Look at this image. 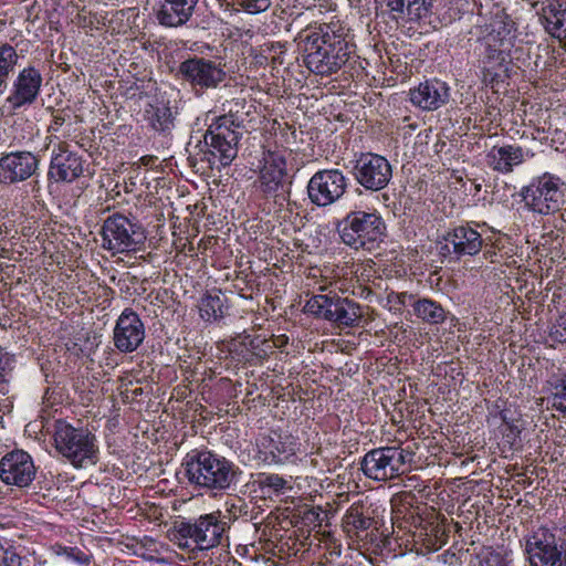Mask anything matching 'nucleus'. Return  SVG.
Segmentation results:
<instances>
[{"label": "nucleus", "instance_id": "f257e3e1", "mask_svg": "<svg viewBox=\"0 0 566 566\" xmlns=\"http://www.w3.org/2000/svg\"><path fill=\"white\" fill-rule=\"evenodd\" d=\"M245 104L244 98H233L223 104L224 114L218 116L209 126L203 135V147L201 139H198L193 150L187 148L192 167H196L199 160L206 161L211 169L229 166L234 160L240 138L235 129L243 124L242 113Z\"/></svg>", "mask_w": 566, "mask_h": 566}, {"label": "nucleus", "instance_id": "f03ea898", "mask_svg": "<svg viewBox=\"0 0 566 566\" xmlns=\"http://www.w3.org/2000/svg\"><path fill=\"white\" fill-rule=\"evenodd\" d=\"M298 36L304 63L315 74L332 75L349 59L346 33L339 22L307 27Z\"/></svg>", "mask_w": 566, "mask_h": 566}, {"label": "nucleus", "instance_id": "7ed1b4c3", "mask_svg": "<svg viewBox=\"0 0 566 566\" xmlns=\"http://www.w3.org/2000/svg\"><path fill=\"white\" fill-rule=\"evenodd\" d=\"M54 443L59 453L74 467L93 465L98 460L95 436L87 429L74 428L65 421H56Z\"/></svg>", "mask_w": 566, "mask_h": 566}, {"label": "nucleus", "instance_id": "20e7f679", "mask_svg": "<svg viewBox=\"0 0 566 566\" xmlns=\"http://www.w3.org/2000/svg\"><path fill=\"white\" fill-rule=\"evenodd\" d=\"M386 226L380 216L373 212L355 211L345 219L339 230L342 241L356 250H371L382 240Z\"/></svg>", "mask_w": 566, "mask_h": 566}, {"label": "nucleus", "instance_id": "39448f33", "mask_svg": "<svg viewBox=\"0 0 566 566\" xmlns=\"http://www.w3.org/2000/svg\"><path fill=\"white\" fill-rule=\"evenodd\" d=\"M182 465L189 482L208 489H226L233 478L230 463L211 453L187 457Z\"/></svg>", "mask_w": 566, "mask_h": 566}, {"label": "nucleus", "instance_id": "423d86ee", "mask_svg": "<svg viewBox=\"0 0 566 566\" xmlns=\"http://www.w3.org/2000/svg\"><path fill=\"white\" fill-rule=\"evenodd\" d=\"M560 178L548 172L535 178L525 186L521 196L526 207L539 214L558 211L565 201V188Z\"/></svg>", "mask_w": 566, "mask_h": 566}, {"label": "nucleus", "instance_id": "0eeeda50", "mask_svg": "<svg viewBox=\"0 0 566 566\" xmlns=\"http://www.w3.org/2000/svg\"><path fill=\"white\" fill-rule=\"evenodd\" d=\"M531 566H566V526L558 534L537 530L526 542Z\"/></svg>", "mask_w": 566, "mask_h": 566}, {"label": "nucleus", "instance_id": "6e6552de", "mask_svg": "<svg viewBox=\"0 0 566 566\" xmlns=\"http://www.w3.org/2000/svg\"><path fill=\"white\" fill-rule=\"evenodd\" d=\"M410 457L411 454L401 448H377L365 454L361 470L369 479L388 481L405 473Z\"/></svg>", "mask_w": 566, "mask_h": 566}, {"label": "nucleus", "instance_id": "1a4fd4ad", "mask_svg": "<svg viewBox=\"0 0 566 566\" xmlns=\"http://www.w3.org/2000/svg\"><path fill=\"white\" fill-rule=\"evenodd\" d=\"M102 235L104 248L115 252L135 250L146 238L140 224L120 213H114L104 221Z\"/></svg>", "mask_w": 566, "mask_h": 566}, {"label": "nucleus", "instance_id": "9d476101", "mask_svg": "<svg viewBox=\"0 0 566 566\" xmlns=\"http://www.w3.org/2000/svg\"><path fill=\"white\" fill-rule=\"evenodd\" d=\"M85 159L71 150L65 140H60L52 149L48 178L55 182L72 184L85 171Z\"/></svg>", "mask_w": 566, "mask_h": 566}, {"label": "nucleus", "instance_id": "9b49d317", "mask_svg": "<svg viewBox=\"0 0 566 566\" xmlns=\"http://www.w3.org/2000/svg\"><path fill=\"white\" fill-rule=\"evenodd\" d=\"M347 182L337 169L321 170L312 176L307 185L311 201L326 207L338 200L346 191Z\"/></svg>", "mask_w": 566, "mask_h": 566}, {"label": "nucleus", "instance_id": "f8f14e48", "mask_svg": "<svg viewBox=\"0 0 566 566\" xmlns=\"http://www.w3.org/2000/svg\"><path fill=\"white\" fill-rule=\"evenodd\" d=\"M36 475L32 457L23 450H13L0 459V480L6 485L29 486Z\"/></svg>", "mask_w": 566, "mask_h": 566}, {"label": "nucleus", "instance_id": "ddd939ff", "mask_svg": "<svg viewBox=\"0 0 566 566\" xmlns=\"http://www.w3.org/2000/svg\"><path fill=\"white\" fill-rule=\"evenodd\" d=\"M356 180L367 190L384 189L391 179L392 171L389 161L376 154H363L354 167Z\"/></svg>", "mask_w": 566, "mask_h": 566}, {"label": "nucleus", "instance_id": "4468645a", "mask_svg": "<svg viewBox=\"0 0 566 566\" xmlns=\"http://www.w3.org/2000/svg\"><path fill=\"white\" fill-rule=\"evenodd\" d=\"M223 532L224 523L220 522L216 514L200 516L195 523L185 520L179 522V537L192 539L199 549L217 546Z\"/></svg>", "mask_w": 566, "mask_h": 566}, {"label": "nucleus", "instance_id": "2eb2a0df", "mask_svg": "<svg viewBox=\"0 0 566 566\" xmlns=\"http://www.w3.org/2000/svg\"><path fill=\"white\" fill-rule=\"evenodd\" d=\"M40 159L31 151H11L0 157V185L28 180L39 168Z\"/></svg>", "mask_w": 566, "mask_h": 566}, {"label": "nucleus", "instance_id": "dca6fc26", "mask_svg": "<svg viewBox=\"0 0 566 566\" xmlns=\"http://www.w3.org/2000/svg\"><path fill=\"white\" fill-rule=\"evenodd\" d=\"M42 81L43 77L40 70L32 65L24 67L13 81L7 103L14 111L32 105L40 94Z\"/></svg>", "mask_w": 566, "mask_h": 566}, {"label": "nucleus", "instance_id": "f3484780", "mask_svg": "<svg viewBox=\"0 0 566 566\" xmlns=\"http://www.w3.org/2000/svg\"><path fill=\"white\" fill-rule=\"evenodd\" d=\"M145 338L142 319L132 308H125L114 328V345L120 353L136 350Z\"/></svg>", "mask_w": 566, "mask_h": 566}, {"label": "nucleus", "instance_id": "a211bd4d", "mask_svg": "<svg viewBox=\"0 0 566 566\" xmlns=\"http://www.w3.org/2000/svg\"><path fill=\"white\" fill-rule=\"evenodd\" d=\"M286 153L285 149H269L263 153L259 172L260 188L263 193L276 192L283 186L287 175Z\"/></svg>", "mask_w": 566, "mask_h": 566}, {"label": "nucleus", "instance_id": "6ab92c4d", "mask_svg": "<svg viewBox=\"0 0 566 566\" xmlns=\"http://www.w3.org/2000/svg\"><path fill=\"white\" fill-rule=\"evenodd\" d=\"M179 71L192 84L201 87H212L220 83L224 73L213 62L203 59H192L181 63Z\"/></svg>", "mask_w": 566, "mask_h": 566}, {"label": "nucleus", "instance_id": "aec40b11", "mask_svg": "<svg viewBox=\"0 0 566 566\" xmlns=\"http://www.w3.org/2000/svg\"><path fill=\"white\" fill-rule=\"evenodd\" d=\"M409 96L415 106L423 111H434L448 102L449 87L443 82L426 81L410 90Z\"/></svg>", "mask_w": 566, "mask_h": 566}, {"label": "nucleus", "instance_id": "412c9836", "mask_svg": "<svg viewBox=\"0 0 566 566\" xmlns=\"http://www.w3.org/2000/svg\"><path fill=\"white\" fill-rule=\"evenodd\" d=\"M525 160V151L517 145L493 146L486 154V165L499 174H510Z\"/></svg>", "mask_w": 566, "mask_h": 566}, {"label": "nucleus", "instance_id": "4be33fe9", "mask_svg": "<svg viewBox=\"0 0 566 566\" xmlns=\"http://www.w3.org/2000/svg\"><path fill=\"white\" fill-rule=\"evenodd\" d=\"M325 319L337 324L338 326H357L363 317V310L359 304L347 297L333 296L327 305Z\"/></svg>", "mask_w": 566, "mask_h": 566}, {"label": "nucleus", "instance_id": "5701e85b", "mask_svg": "<svg viewBox=\"0 0 566 566\" xmlns=\"http://www.w3.org/2000/svg\"><path fill=\"white\" fill-rule=\"evenodd\" d=\"M447 248L452 247V251L458 255H475L483 247L481 234L473 228L460 226L454 228L446 237Z\"/></svg>", "mask_w": 566, "mask_h": 566}, {"label": "nucleus", "instance_id": "b1692460", "mask_svg": "<svg viewBox=\"0 0 566 566\" xmlns=\"http://www.w3.org/2000/svg\"><path fill=\"white\" fill-rule=\"evenodd\" d=\"M545 30L558 40H566V0H548L543 7Z\"/></svg>", "mask_w": 566, "mask_h": 566}, {"label": "nucleus", "instance_id": "393cba45", "mask_svg": "<svg viewBox=\"0 0 566 566\" xmlns=\"http://www.w3.org/2000/svg\"><path fill=\"white\" fill-rule=\"evenodd\" d=\"M370 525L371 518L364 515V506L360 503L352 504L343 518V527L350 536H358Z\"/></svg>", "mask_w": 566, "mask_h": 566}, {"label": "nucleus", "instance_id": "a878e982", "mask_svg": "<svg viewBox=\"0 0 566 566\" xmlns=\"http://www.w3.org/2000/svg\"><path fill=\"white\" fill-rule=\"evenodd\" d=\"M19 61L17 50L9 43L0 44V95L6 91L8 80Z\"/></svg>", "mask_w": 566, "mask_h": 566}, {"label": "nucleus", "instance_id": "bb28decb", "mask_svg": "<svg viewBox=\"0 0 566 566\" xmlns=\"http://www.w3.org/2000/svg\"><path fill=\"white\" fill-rule=\"evenodd\" d=\"M296 442L292 436L275 434L270 439L269 452L275 462H284L296 453Z\"/></svg>", "mask_w": 566, "mask_h": 566}, {"label": "nucleus", "instance_id": "cd10ccee", "mask_svg": "<svg viewBox=\"0 0 566 566\" xmlns=\"http://www.w3.org/2000/svg\"><path fill=\"white\" fill-rule=\"evenodd\" d=\"M15 356L0 346V394L9 395L14 379Z\"/></svg>", "mask_w": 566, "mask_h": 566}, {"label": "nucleus", "instance_id": "c85d7f7f", "mask_svg": "<svg viewBox=\"0 0 566 566\" xmlns=\"http://www.w3.org/2000/svg\"><path fill=\"white\" fill-rule=\"evenodd\" d=\"M415 313L429 324H440L446 319V312L442 306L428 298L419 300L415 304Z\"/></svg>", "mask_w": 566, "mask_h": 566}, {"label": "nucleus", "instance_id": "c756f323", "mask_svg": "<svg viewBox=\"0 0 566 566\" xmlns=\"http://www.w3.org/2000/svg\"><path fill=\"white\" fill-rule=\"evenodd\" d=\"M223 307L224 304L219 294H207L200 301L199 313L201 318L212 322L223 317Z\"/></svg>", "mask_w": 566, "mask_h": 566}, {"label": "nucleus", "instance_id": "7c9ffc66", "mask_svg": "<svg viewBox=\"0 0 566 566\" xmlns=\"http://www.w3.org/2000/svg\"><path fill=\"white\" fill-rule=\"evenodd\" d=\"M255 483L259 485L262 494L270 497L273 494L283 493L289 482L279 474L261 473Z\"/></svg>", "mask_w": 566, "mask_h": 566}, {"label": "nucleus", "instance_id": "2f4dec72", "mask_svg": "<svg viewBox=\"0 0 566 566\" xmlns=\"http://www.w3.org/2000/svg\"><path fill=\"white\" fill-rule=\"evenodd\" d=\"M432 0H407V18L409 21H419L430 15Z\"/></svg>", "mask_w": 566, "mask_h": 566}, {"label": "nucleus", "instance_id": "473e14b6", "mask_svg": "<svg viewBox=\"0 0 566 566\" xmlns=\"http://www.w3.org/2000/svg\"><path fill=\"white\" fill-rule=\"evenodd\" d=\"M332 298L333 296L329 295H314L306 302L304 311L325 319L326 311L329 310L327 305L332 302Z\"/></svg>", "mask_w": 566, "mask_h": 566}, {"label": "nucleus", "instance_id": "72a5a7b5", "mask_svg": "<svg viewBox=\"0 0 566 566\" xmlns=\"http://www.w3.org/2000/svg\"><path fill=\"white\" fill-rule=\"evenodd\" d=\"M552 406L555 410L566 413V374L552 385Z\"/></svg>", "mask_w": 566, "mask_h": 566}, {"label": "nucleus", "instance_id": "f704fd0d", "mask_svg": "<svg viewBox=\"0 0 566 566\" xmlns=\"http://www.w3.org/2000/svg\"><path fill=\"white\" fill-rule=\"evenodd\" d=\"M153 127L157 130H167L174 126V118L170 109L166 106L157 107L151 118Z\"/></svg>", "mask_w": 566, "mask_h": 566}, {"label": "nucleus", "instance_id": "c9c22d12", "mask_svg": "<svg viewBox=\"0 0 566 566\" xmlns=\"http://www.w3.org/2000/svg\"><path fill=\"white\" fill-rule=\"evenodd\" d=\"M177 0H166L157 13V19L161 25L176 27Z\"/></svg>", "mask_w": 566, "mask_h": 566}, {"label": "nucleus", "instance_id": "e433bc0d", "mask_svg": "<svg viewBox=\"0 0 566 566\" xmlns=\"http://www.w3.org/2000/svg\"><path fill=\"white\" fill-rule=\"evenodd\" d=\"M158 302H160L159 307H163V311L160 313L161 316H172L176 312L175 310V297H174V291L164 289L158 292L157 296Z\"/></svg>", "mask_w": 566, "mask_h": 566}, {"label": "nucleus", "instance_id": "4c0bfd02", "mask_svg": "<svg viewBox=\"0 0 566 566\" xmlns=\"http://www.w3.org/2000/svg\"><path fill=\"white\" fill-rule=\"evenodd\" d=\"M238 4L247 12L255 14L268 10L271 2L270 0H238Z\"/></svg>", "mask_w": 566, "mask_h": 566}, {"label": "nucleus", "instance_id": "58836bf2", "mask_svg": "<svg viewBox=\"0 0 566 566\" xmlns=\"http://www.w3.org/2000/svg\"><path fill=\"white\" fill-rule=\"evenodd\" d=\"M20 555L12 548L0 547V566H19Z\"/></svg>", "mask_w": 566, "mask_h": 566}, {"label": "nucleus", "instance_id": "ea45409f", "mask_svg": "<svg viewBox=\"0 0 566 566\" xmlns=\"http://www.w3.org/2000/svg\"><path fill=\"white\" fill-rule=\"evenodd\" d=\"M198 3V0H179V25L187 22Z\"/></svg>", "mask_w": 566, "mask_h": 566}, {"label": "nucleus", "instance_id": "a19ab883", "mask_svg": "<svg viewBox=\"0 0 566 566\" xmlns=\"http://www.w3.org/2000/svg\"><path fill=\"white\" fill-rule=\"evenodd\" d=\"M386 6L392 13V18L396 20L403 19L407 17V0H386Z\"/></svg>", "mask_w": 566, "mask_h": 566}, {"label": "nucleus", "instance_id": "79ce46f5", "mask_svg": "<svg viewBox=\"0 0 566 566\" xmlns=\"http://www.w3.org/2000/svg\"><path fill=\"white\" fill-rule=\"evenodd\" d=\"M551 336L559 343H566V314H563L553 326Z\"/></svg>", "mask_w": 566, "mask_h": 566}, {"label": "nucleus", "instance_id": "37998d69", "mask_svg": "<svg viewBox=\"0 0 566 566\" xmlns=\"http://www.w3.org/2000/svg\"><path fill=\"white\" fill-rule=\"evenodd\" d=\"M70 118V115L65 114L63 111H54L52 112V120L48 127V133H56L60 127Z\"/></svg>", "mask_w": 566, "mask_h": 566}, {"label": "nucleus", "instance_id": "c03bdc74", "mask_svg": "<svg viewBox=\"0 0 566 566\" xmlns=\"http://www.w3.org/2000/svg\"><path fill=\"white\" fill-rule=\"evenodd\" d=\"M19 566H42V563L34 555L20 556Z\"/></svg>", "mask_w": 566, "mask_h": 566}, {"label": "nucleus", "instance_id": "a18cd8bd", "mask_svg": "<svg viewBox=\"0 0 566 566\" xmlns=\"http://www.w3.org/2000/svg\"><path fill=\"white\" fill-rule=\"evenodd\" d=\"M489 76L492 78V74H491V72H490L489 70H486V69H485V70H484V75H483L484 81H488Z\"/></svg>", "mask_w": 566, "mask_h": 566}, {"label": "nucleus", "instance_id": "49530a36", "mask_svg": "<svg viewBox=\"0 0 566 566\" xmlns=\"http://www.w3.org/2000/svg\"><path fill=\"white\" fill-rule=\"evenodd\" d=\"M142 392H143V389H142V388H139V387H138V388H135V389L133 390V394H134V396H135V397H137L138 395H142Z\"/></svg>", "mask_w": 566, "mask_h": 566}, {"label": "nucleus", "instance_id": "de8ad7c7", "mask_svg": "<svg viewBox=\"0 0 566 566\" xmlns=\"http://www.w3.org/2000/svg\"><path fill=\"white\" fill-rule=\"evenodd\" d=\"M69 549H70L69 555H73V553H74V551H75V549H74V548H69Z\"/></svg>", "mask_w": 566, "mask_h": 566}, {"label": "nucleus", "instance_id": "09e8293b", "mask_svg": "<svg viewBox=\"0 0 566 566\" xmlns=\"http://www.w3.org/2000/svg\"><path fill=\"white\" fill-rule=\"evenodd\" d=\"M185 546H187V544H185ZM178 547H179V548H180V547H184V544H181V543L179 542Z\"/></svg>", "mask_w": 566, "mask_h": 566}]
</instances>
